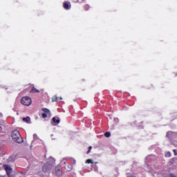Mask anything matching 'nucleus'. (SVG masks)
<instances>
[{
  "instance_id": "nucleus-1",
  "label": "nucleus",
  "mask_w": 177,
  "mask_h": 177,
  "mask_svg": "<svg viewBox=\"0 0 177 177\" xmlns=\"http://www.w3.org/2000/svg\"><path fill=\"white\" fill-rule=\"evenodd\" d=\"M11 138L17 143H23V138H21L20 133L17 130H14L12 132Z\"/></svg>"
},
{
  "instance_id": "nucleus-2",
  "label": "nucleus",
  "mask_w": 177,
  "mask_h": 177,
  "mask_svg": "<svg viewBox=\"0 0 177 177\" xmlns=\"http://www.w3.org/2000/svg\"><path fill=\"white\" fill-rule=\"evenodd\" d=\"M21 103L24 106H30V104H31V98H30L29 97H24L21 100Z\"/></svg>"
},
{
  "instance_id": "nucleus-3",
  "label": "nucleus",
  "mask_w": 177,
  "mask_h": 177,
  "mask_svg": "<svg viewBox=\"0 0 177 177\" xmlns=\"http://www.w3.org/2000/svg\"><path fill=\"white\" fill-rule=\"evenodd\" d=\"M53 165L49 163V162H47V163H45L43 166V172H49V171H50V169H52V167H53Z\"/></svg>"
},
{
  "instance_id": "nucleus-4",
  "label": "nucleus",
  "mask_w": 177,
  "mask_h": 177,
  "mask_svg": "<svg viewBox=\"0 0 177 177\" xmlns=\"http://www.w3.org/2000/svg\"><path fill=\"white\" fill-rule=\"evenodd\" d=\"M7 175H10V174H12V172H13V169L12 168V167H10V165H3Z\"/></svg>"
},
{
  "instance_id": "nucleus-5",
  "label": "nucleus",
  "mask_w": 177,
  "mask_h": 177,
  "mask_svg": "<svg viewBox=\"0 0 177 177\" xmlns=\"http://www.w3.org/2000/svg\"><path fill=\"white\" fill-rule=\"evenodd\" d=\"M15 160H16V157L15 156V155H11L7 159V162H15Z\"/></svg>"
},
{
  "instance_id": "nucleus-6",
  "label": "nucleus",
  "mask_w": 177,
  "mask_h": 177,
  "mask_svg": "<svg viewBox=\"0 0 177 177\" xmlns=\"http://www.w3.org/2000/svg\"><path fill=\"white\" fill-rule=\"evenodd\" d=\"M55 173L57 176H62V169H60L59 167H57L55 168Z\"/></svg>"
},
{
  "instance_id": "nucleus-7",
  "label": "nucleus",
  "mask_w": 177,
  "mask_h": 177,
  "mask_svg": "<svg viewBox=\"0 0 177 177\" xmlns=\"http://www.w3.org/2000/svg\"><path fill=\"white\" fill-rule=\"evenodd\" d=\"M30 93H39V90L36 89L35 87H32L30 90Z\"/></svg>"
},
{
  "instance_id": "nucleus-8",
  "label": "nucleus",
  "mask_w": 177,
  "mask_h": 177,
  "mask_svg": "<svg viewBox=\"0 0 177 177\" xmlns=\"http://www.w3.org/2000/svg\"><path fill=\"white\" fill-rule=\"evenodd\" d=\"M64 9H67V10L70 9V5H68V3L64 2Z\"/></svg>"
},
{
  "instance_id": "nucleus-9",
  "label": "nucleus",
  "mask_w": 177,
  "mask_h": 177,
  "mask_svg": "<svg viewBox=\"0 0 177 177\" xmlns=\"http://www.w3.org/2000/svg\"><path fill=\"white\" fill-rule=\"evenodd\" d=\"M53 122L55 124H59L60 120H59V119L56 120V118H53Z\"/></svg>"
},
{
  "instance_id": "nucleus-10",
  "label": "nucleus",
  "mask_w": 177,
  "mask_h": 177,
  "mask_svg": "<svg viewBox=\"0 0 177 177\" xmlns=\"http://www.w3.org/2000/svg\"><path fill=\"white\" fill-rule=\"evenodd\" d=\"M23 121L24 122H28V123L30 122V117L27 116L26 118H24Z\"/></svg>"
},
{
  "instance_id": "nucleus-11",
  "label": "nucleus",
  "mask_w": 177,
  "mask_h": 177,
  "mask_svg": "<svg viewBox=\"0 0 177 177\" xmlns=\"http://www.w3.org/2000/svg\"><path fill=\"white\" fill-rule=\"evenodd\" d=\"M41 111H44V113H47L48 114H50V111H49V109H48L43 108Z\"/></svg>"
},
{
  "instance_id": "nucleus-12",
  "label": "nucleus",
  "mask_w": 177,
  "mask_h": 177,
  "mask_svg": "<svg viewBox=\"0 0 177 177\" xmlns=\"http://www.w3.org/2000/svg\"><path fill=\"white\" fill-rule=\"evenodd\" d=\"M49 161L51 162V163H50V164H52L53 166V164H55V158H53V157H50L49 158Z\"/></svg>"
},
{
  "instance_id": "nucleus-13",
  "label": "nucleus",
  "mask_w": 177,
  "mask_h": 177,
  "mask_svg": "<svg viewBox=\"0 0 177 177\" xmlns=\"http://www.w3.org/2000/svg\"><path fill=\"white\" fill-rule=\"evenodd\" d=\"M86 163L93 164V160L92 159H88V160H86Z\"/></svg>"
},
{
  "instance_id": "nucleus-14",
  "label": "nucleus",
  "mask_w": 177,
  "mask_h": 177,
  "mask_svg": "<svg viewBox=\"0 0 177 177\" xmlns=\"http://www.w3.org/2000/svg\"><path fill=\"white\" fill-rule=\"evenodd\" d=\"M104 136H105L106 138H110V136H111V133H110V132H106V133H104Z\"/></svg>"
},
{
  "instance_id": "nucleus-15",
  "label": "nucleus",
  "mask_w": 177,
  "mask_h": 177,
  "mask_svg": "<svg viewBox=\"0 0 177 177\" xmlns=\"http://www.w3.org/2000/svg\"><path fill=\"white\" fill-rule=\"evenodd\" d=\"M53 102H57V96L55 95L53 97Z\"/></svg>"
},
{
  "instance_id": "nucleus-16",
  "label": "nucleus",
  "mask_w": 177,
  "mask_h": 177,
  "mask_svg": "<svg viewBox=\"0 0 177 177\" xmlns=\"http://www.w3.org/2000/svg\"><path fill=\"white\" fill-rule=\"evenodd\" d=\"M167 177H177V176L174 174H169Z\"/></svg>"
},
{
  "instance_id": "nucleus-17",
  "label": "nucleus",
  "mask_w": 177,
  "mask_h": 177,
  "mask_svg": "<svg viewBox=\"0 0 177 177\" xmlns=\"http://www.w3.org/2000/svg\"><path fill=\"white\" fill-rule=\"evenodd\" d=\"M91 150H92L91 146L88 147V151H87V154H89V153H91Z\"/></svg>"
},
{
  "instance_id": "nucleus-18",
  "label": "nucleus",
  "mask_w": 177,
  "mask_h": 177,
  "mask_svg": "<svg viewBox=\"0 0 177 177\" xmlns=\"http://www.w3.org/2000/svg\"><path fill=\"white\" fill-rule=\"evenodd\" d=\"M42 117L43 118H46V117H48V115L46 113H42Z\"/></svg>"
},
{
  "instance_id": "nucleus-19",
  "label": "nucleus",
  "mask_w": 177,
  "mask_h": 177,
  "mask_svg": "<svg viewBox=\"0 0 177 177\" xmlns=\"http://www.w3.org/2000/svg\"><path fill=\"white\" fill-rule=\"evenodd\" d=\"M37 138H38V136H37V134H34L33 135V139L35 140Z\"/></svg>"
},
{
  "instance_id": "nucleus-20",
  "label": "nucleus",
  "mask_w": 177,
  "mask_h": 177,
  "mask_svg": "<svg viewBox=\"0 0 177 177\" xmlns=\"http://www.w3.org/2000/svg\"><path fill=\"white\" fill-rule=\"evenodd\" d=\"M127 177H136V176H135V175L133 174H127Z\"/></svg>"
},
{
  "instance_id": "nucleus-21",
  "label": "nucleus",
  "mask_w": 177,
  "mask_h": 177,
  "mask_svg": "<svg viewBox=\"0 0 177 177\" xmlns=\"http://www.w3.org/2000/svg\"><path fill=\"white\" fill-rule=\"evenodd\" d=\"M166 156H168V157H171V153L168 152Z\"/></svg>"
},
{
  "instance_id": "nucleus-22",
  "label": "nucleus",
  "mask_w": 177,
  "mask_h": 177,
  "mask_svg": "<svg viewBox=\"0 0 177 177\" xmlns=\"http://www.w3.org/2000/svg\"><path fill=\"white\" fill-rule=\"evenodd\" d=\"M8 177H15V176L13 174H9L8 175Z\"/></svg>"
},
{
  "instance_id": "nucleus-23",
  "label": "nucleus",
  "mask_w": 177,
  "mask_h": 177,
  "mask_svg": "<svg viewBox=\"0 0 177 177\" xmlns=\"http://www.w3.org/2000/svg\"><path fill=\"white\" fill-rule=\"evenodd\" d=\"M174 155H175V156H177L176 150L174 149Z\"/></svg>"
},
{
  "instance_id": "nucleus-24",
  "label": "nucleus",
  "mask_w": 177,
  "mask_h": 177,
  "mask_svg": "<svg viewBox=\"0 0 177 177\" xmlns=\"http://www.w3.org/2000/svg\"><path fill=\"white\" fill-rule=\"evenodd\" d=\"M2 133V127H1V125H0V133Z\"/></svg>"
},
{
  "instance_id": "nucleus-25",
  "label": "nucleus",
  "mask_w": 177,
  "mask_h": 177,
  "mask_svg": "<svg viewBox=\"0 0 177 177\" xmlns=\"http://www.w3.org/2000/svg\"><path fill=\"white\" fill-rule=\"evenodd\" d=\"M59 99H60V100H63V98H62V97H60Z\"/></svg>"
},
{
  "instance_id": "nucleus-26",
  "label": "nucleus",
  "mask_w": 177,
  "mask_h": 177,
  "mask_svg": "<svg viewBox=\"0 0 177 177\" xmlns=\"http://www.w3.org/2000/svg\"><path fill=\"white\" fill-rule=\"evenodd\" d=\"M161 176H162V175H161V174H159V176H158V177H161Z\"/></svg>"
}]
</instances>
